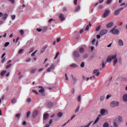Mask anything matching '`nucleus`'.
<instances>
[{
	"instance_id": "obj_1",
	"label": "nucleus",
	"mask_w": 127,
	"mask_h": 127,
	"mask_svg": "<svg viewBox=\"0 0 127 127\" xmlns=\"http://www.w3.org/2000/svg\"><path fill=\"white\" fill-rule=\"evenodd\" d=\"M115 58H117V54H115L114 55H110L108 56L106 63H111L112 61L113 60V59H115Z\"/></svg>"
},
{
	"instance_id": "obj_2",
	"label": "nucleus",
	"mask_w": 127,
	"mask_h": 127,
	"mask_svg": "<svg viewBox=\"0 0 127 127\" xmlns=\"http://www.w3.org/2000/svg\"><path fill=\"white\" fill-rule=\"evenodd\" d=\"M110 106L112 108H115V107H118L120 106V102L119 101H112L110 103Z\"/></svg>"
},
{
	"instance_id": "obj_3",
	"label": "nucleus",
	"mask_w": 127,
	"mask_h": 127,
	"mask_svg": "<svg viewBox=\"0 0 127 127\" xmlns=\"http://www.w3.org/2000/svg\"><path fill=\"white\" fill-rule=\"evenodd\" d=\"M111 33L112 34H116L117 35H119L120 34V30L114 28L111 30Z\"/></svg>"
},
{
	"instance_id": "obj_4",
	"label": "nucleus",
	"mask_w": 127,
	"mask_h": 127,
	"mask_svg": "<svg viewBox=\"0 0 127 127\" xmlns=\"http://www.w3.org/2000/svg\"><path fill=\"white\" fill-rule=\"evenodd\" d=\"M124 7H121L116 10L114 13V15H119V14H120V12H121V11L124 10Z\"/></svg>"
},
{
	"instance_id": "obj_5",
	"label": "nucleus",
	"mask_w": 127,
	"mask_h": 127,
	"mask_svg": "<svg viewBox=\"0 0 127 127\" xmlns=\"http://www.w3.org/2000/svg\"><path fill=\"white\" fill-rule=\"evenodd\" d=\"M108 33V30H102L99 34L100 35H101V36H103V35H106Z\"/></svg>"
},
{
	"instance_id": "obj_6",
	"label": "nucleus",
	"mask_w": 127,
	"mask_h": 127,
	"mask_svg": "<svg viewBox=\"0 0 127 127\" xmlns=\"http://www.w3.org/2000/svg\"><path fill=\"white\" fill-rule=\"evenodd\" d=\"M73 57L75 58H78V57H80V54L78 52L75 51L73 53Z\"/></svg>"
},
{
	"instance_id": "obj_7",
	"label": "nucleus",
	"mask_w": 127,
	"mask_h": 127,
	"mask_svg": "<svg viewBox=\"0 0 127 127\" xmlns=\"http://www.w3.org/2000/svg\"><path fill=\"white\" fill-rule=\"evenodd\" d=\"M110 14V11L106 10L105 12L104 13L103 15V17H104V18H106L108 15Z\"/></svg>"
},
{
	"instance_id": "obj_8",
	"label": "nucleus",
	"mask_w": 127,
	"mask_h": 127,
	"mask_svg": "<svg viewBox=\"0 0 127 127\" xmlns=\"http://www.w3.org/2000/svg\"><path fill=\"white\" fill-rule=\"evenodd\" d=\"M55 66H54V64H52L51 66L50 67H49L47 69V72H50L51 71V70H52V69H55Z\"/></svg>"
},
{
	"instance_id": "obj_9",
	"label": "nucleus",
	"mask_w": 127,
	"mask_h": 127,
	"mask_svg": "<svg viewBox=\"0 0 127 127\" xmlns=\"http://www.w3.org/2000/svg\"><path fill=\"white\" fill-rule=\"evenodd\" d=\"M49 117V115H48V113H46L45 115H44L43 116V120L44 121H46V120H47L48 119V118Z\"/></svg>"
},
{
	"instance_id": "obj_10",
	"label": "nucleus",
	"mask_w": 127,
	"mask_h": 127,
	"mask_svg": "<svg viewBox=\"0 0 127 127\" xmlns=\"http://www.w3.org/2000/svg\"><path fill=\"white\" fill-rule=\"evenodd\" d=\"M59 18L61 20H62V21H63V20H65V17H64V14H61L59 15Z\"/></svg>"
},
{
	"instance_id": "obj_11",
	"label": "nucleus",
	"mask_w": 127,
	"mask_h": 127,
	"mask_svg": "<svg viewBox=\"0 0 127 127\" xmlns=\"http://www.w3.org/2000/svg\"><path fill=\"white\" fill-rule=\"evenodd\" d=\"M94 74H96V76L98 77L100 75V72H99V69H95L93 71Z\"/></svg>"
},
{
	"instance_id": "obj_12",
	"label": "nucleus",
	"mask_w": 127,
	"mask_h": 127,
	"mask_svg": "<svg viewBox=\"0 0 127 127\" xmlns=\"http://www.w3.org/2000/svg\"><path fill=\"white\" fill-rule=\"evenodd\" d=\"M39 88H40V89H41L39 90V93H44L45 90H44V88H43V86H39Z\"/></svg>"
},
{
	"instance_id": "obj_13",
	"label": "nucleus",
	"mask_w": 127,
	"mask_h": 127,
	"mask_svg": "<svg viewBox=\"0 0 127 127\" xmlns=\"http://www.w3.org/2000/svg\"><path fill=\"white\" fill-rule=\"evenodd\" d=\"M123 100L124 102H127V94H125L123 96Z\"/></svg>"
},
{
	"instance_id": "obj_14",
	"label": "nucleus",
	"mask_w": 127,
	"mask_h": 127,
	"mask_svg": "<svg viewBox=\"0 0 127 127\" xmlns=\"http://www.w3.org/2000/svg\"><path fill=\"white\" fill-rule=\"evenodd\" d=\"M106 113V110L104 109H102L100 110V114L102 116H105V114Z\"/></svg>"
},
{
	"instance_id": "obj_15",
	"label": "nucleus",
	"mask_w": 127,
	"mask_h": 127,
	"mask_svg": "<svg viewBox=\"0 0 127 127\" xmlns=\"http://www.w3.org/2000/svg\"><path fill=\"white\" fill-rule=\"evenodd\" d=\"M119 46H123L124 45V42L122 40H119L118 41Z\"/></svg>"
},
{
	"instance_id": "obj_16",
	"label": "nucleus",
	"mask_w": 127,
	"mask_h": 127,
	"mask_svg": "<svg viewBox=\"0 0 127 127\" xmlns=\"http://www.w3.org/2000/svg\"><path fill=\"white\" fill-rule=\"evenodd\" d=\"M37 115H38V111L37 110H35L33 113V118H35Z\"/></svg>"
},
{
	"instance_id": "obj_17",
	"label": "nucleus",
	"mask_w": 127,
	"mask_h": 127,
	"mask_svg": "<svg viewBox=\"0 0 127 127\" xmlns=\"http://www.w3.org/2000/svg\"><path fill=\"white\" fill-rule=\"evenodd\" d=\"M113 66H116L117 63H118V59L116 58L115 59H113Z\"/></svg>"
},
{
	"instance_id": "obj_18",
	"label": "nucleus",
	"mask_w": 127,
	"mask_h": 127,
	"mask_svg": "<svg viewBox=\"0 0 127 127\" xmlns=\"http://www.w3.org/2000/svg\"><path fill=\"white\" fill-rule=\"evenodd\" d=\"M113 25H114V23L111 22L107 25V27H108V28H110V27H112Z\"/></svg>"
},
{
	"instance_id": "obj_19",
	"label": "nucleus",
	"mask_w": 127,
	"mask_h": 127,
	"mask_svg": "<svg viewBox=\"0 0 127 127\" xmlns=\"http://www.w3.org/2000/svg\"><path fill=\"white\" fill-rule=\"evenodd\" d=\"M7 16H8V14L5 13L3 14V16L2 17V19H4V20H5L7 17Z\"/></svg>"
},
{
	"instance_id": "obj_20",
	"label": "nucleus",
	"mask_w": 127,
	"mask_h": 127,
	"mask_svg": "<svg viewBox=\"0 0 127 127\" xmlns=\"http://www.w3.org/2000/svg\"><path fill=\"white\" fill-rule=\"evenodd\" d=\"M35 72H36V68H33L30 70L31 74H33V73H35Z\"/></svg>"
},
{
	"instance_id": "obj_21",
	"label": "nucleus",
	"mask_w": 127,
	"mask_h": 127,
	"mask_svg": "<svg viewBox=\"0 0 127 127\" xmlns=\"http://www.w3.org/2000/svg\"><path fill=\"white\" fill-rule=\"evenodd\" d=\"M70 67L75 68L76 67H77V65L76 64H73L70 65Z\"/></svg>"
},
{
	"instance_id": "obj_22",
	"label": "nucleus",
	"mask_w": 127,
	"mask_h": 127,
	"mask_svg": "<svg viewBox=\"0 0 127 127\" xmlns=\"http://www.w3.org/2000/svg\"><path fill=\"white\" fill-rule=\"evenodd\" d=\"M99 120H100V117H97L95 120V122L93 123V125H95V124H97L98 122H99Z\"/></svg>"
},
{
	"instance_id": "obj_23",
	"label": "nucleus",
	"mask_w": 127,
	"mask_h": 127,
	"mask_svg": "<svg viewBox=\"0 0 127 127\" xmlns=\"http://www.w3.org/2000/svg\"><path fill=\"white\" fill-rule=\"evenodd\" d=\"M118 120L120 123H123V118L121 116L118 117Z\"/></svg>"
},
{
	"instance_id": "obj_24",
	"label": "nucleus",
	"mask_w": 127,
	"mask_h": 127,
	"mask_svg": "<svg viewBox=\"0 0 127 127\" xmlns=\"http://www.w3.org/2000/svg\"><path fill=\"white\" fill-rule=\"evenodd\" d=\"M6 73V70H3L1 72L0 75L1 76H4V74Z\"/></svg>"
},
{
	"instance_id": "obj_25",
	"label": "nucleus",
	"mask_w": 127,
	"mask_h": 127,
	"mask_svg": "<svg viewBox=\"0 0 127 127\" xmlns=\"http://www.w3.org/2000/svg\"><path fill=\"white\" fill-rule=\"evenodd\" d=\"M107 64V63L104 61L102 62V69H104L105 68V66H106V64Z\"/></svg>"
},
{
	"instance_id": "obj_26",
	"label": "nucleus",
	"mask_w": 127,
	"mask_h": 127,
	"mask_svg": "<svg viewBox=\"0 0 127 127\" xmlns=\"http://www.w3.org/2000/svg\"><path fill=\"white\" fill-rule=\"evenodd\" d=\"M84 49H83V47H81V48H80V49H79V52L80 53H84Z\"/></svg>"
},
{
	"instance_id": "obj_27",
	"label": "nucleus",
	"mask_w": 127,
	"mask_h": 127,
	"mask_svg": "<svg viewBox=\"0 0 127 127\" xmlns=\"http://www.w3.org/2000/svg\"><path fill=\"white\" fill-rule=\"evenodd\" d=\"M46 47H45L41 50V53H43L44 52H45V50H46Z\"/></svg>"
},
{
	"instance_id": "obj_28",
	"label": "nucleus",
	"mask_w": 127,
	"mask_h": 127,
	"mask_svg": "<svg viewBox=\"0 0 127 127\" xmlns=\"http://www.w3.org/2000/svg\"><path fill=\"white\" fill-rule=\"evenodd\" d=\"M23 51H24V50L21 49H20L19 51H18V54H21L23 53Z\"/></svg>"
},
{
	"instance_id": "obj_29",
	"label": "nucleus",
	"mask_w": 127,
	"mask_h": 127,
	"mask_svg": "<svg viewBox=\"0 0 127 127\" xmlns=\"http://www.w3.org/2000/svg\"><path fill=\"white\" fill-rule=\"evenodd\" d=\"M30 114H31V112H30V111H28V112L27 113L26 117H27V118H29V116H30Z\"/></svg>"
},
{
	"instance_id": "obj_30",
	"label": "nucleus",
	"mask_w": 127,
	"mask_h": 127,
	"mask_svg": "<svg viewBox=\"0 0 127 127\" xmlns=\"http://www.w3.org/2000/svg\"><path fill=\"white\" fill-rule=\"evenodd\" d=\"M37 50H36V51L34 52L32 54H31V56L32 57H34V56H35V54H36V52H37Z\"/></svg>"
},
{
	"instance_id": "obj_31",
	"label": "nucleus",
	"mask_w": 127,
	"mask_h": 127,
	"mask_svg": "<svg viewBox=\"0 0 127 127\" xmlns=\"http://www.w3.org/2000/svg\"><path fill=\"white\" fill-rule=\"evenodd\" d=\"M79 110H80V106H79L76 108V109L75 111V113H78V112H79Z\"/></svg>"
},
{
	"instance_id": "obj_32",
	"label": "nucleus",
	"mask_w": 127,
	"mask_h": 127,
	"mask_svg": "<svg viewBox=\"0 0 127 127\" xmlns=\"http://www.w3.org/2000/svg\"><path fill=\"white\" fill-rule=\"evenodd\" d=\"M103 127H109V124L105 123L103 125Z\"/></svg>"
},
{
	"instance_id": "obj_33",
	"label": "nucleus",
	"mask_w": 127,
	"mask_h": 127,
	"mask_svg": "<svg viewBox=\"0 0 127 127\" xmlns=\"http://www.w3.org/2000/svg\"><path fill=\"white\" fill-rule=\"evenodd\" d=\"M92 123H93V122H91L89 123L88 124H87L86 126H85L83 127H90L91 125H92Z\"/></svg>"
},
{
	"instance_id": "obj_34",
	"label": "nucleus",
	"mask_w": 127,
	"mask_h": 127,
	"mask_svg": "<svg viewBox=\"0 0 127 127\" xmlns=\"http://www.w3.org/2000/svg\"><path fill=\"white\" fill-rule=\"evenodd\" d=\"M114 126L116 127H119V124L116 122L114 123Z\"/></svg>"
},
{
	"instance_id": "obj_35",
	"label": "nucleus",
	"mask_w": 127,
	"mask_h": 127,
	"mask_svg": "<svg viewBox=\"0 0 127 127\" xmlns=\"http://www.w3.org/2000/svg\"><path fill=\"white\" fill-rule=\"evenodd\" d=\"M80 67H81V68H84V67H85V63L84 62H82L81 64Z\"/></svg>"
},
{
	"instance_id": "obj_36",
	"label": "nucleus",
	"mask_w": 127,
	"mask_h": 127,
	"mask_svg": "<svg viewBox=\"0 0 127 127\" xmlns=\"http://www.w3.org/2000/svg\"><path fill=\"white\" fill-rule=\"evenodd\" d=\"M101 29V25L98 26L96 29V31H99Z\"/></svg>"
},
{
	"instance_id": "obj_37",
	"label": "nucleus",
	"mask_w": 127,
	"mask_h": 127,
	"mask_svg": "<svg viewBox=\"0 0 127 127\" xmlns=\"http://www.w3.org/2000/svg\"><path fill=\"white\" fill-rule=\"evenodd\" d=\"M9 45V42H7L4 44V47H7Z\"/></svg>"
},
{
	"instance_id": "obj_38",
	"label": "nucleus",
	"mask_w": 127,
	"mask_h": 127,
	"mask_svg": "<svg viewBox=\"0 0 127 127\" xmlns=\"http://www.w3.org/2000/svg\"><path fill=\"white\" fill-rule=\"evenodd\" d=\"M11 66V64H8L6 65V69H8Z\"/></svg>"
},
{
	"instance_id": "obj_39",
	"label": "nucleus",
	"mask_w": 127,
	"mask_h": 127,
	"mask_svg": "<svg viewBox=\"0 0 127 127\" xmlns=\"http://www.w3.org/2000/svg\"><path fill=\"white\" fill-rule=\"evenodd\" d=\"M83 58H84V59L88 58V54H85L83 55Z\"/></svg>"
},
{
	"instance_id": "obj_40",
	"label": "nucleus",
	"mask_w": 127,
	"mask_h": 127,
	"mask_svg": "<svg viewBox=\"0 0 127 127\" xmlns=\"http://www.w3.org/2000/svg\"><path fill=\"white\" fill-rule=\"evenodd\" d=\"M112 0H107V1H106L107 4H110V3H111V2H112Z\"/></svg>"
},
{
	"instance_id": "obj_41",
	"label": "nucleus",
	"mask_w": 127,
	"mask_h": 127,
	"mask_svg": "<svg viewBox=\"0 0 127 127\" xmlns=\"http://www.w3.org/2000/svg\"><path fill=\"white\" fill-rule=\"evenodd\" d=\"M105 100V95H103L100 97V101H104Z\"/></svg>"
},
{
	"instance_id": "obj_42",
	"label": "nucleus",
	"mask_w": 127,
	"mask_h": 127,
	"mask_svg": "<svg viewBox=\"0 0 127 127\" xmlns=\"http://www.w3.org/2000/svg\"><path fill=\"white\" fill-rule=\"evenodd\" d=\"M59 118H61V117H62V116H63V114H62V113H59L58 115Z\"/></svg>"
},
{
	"instance_id": "obj_43",
	"label": "nucleus",
	"mask_w": 127,
	"mask_h": 127,
	"mask_svg": "<svg viewBox=\"0 0 127 127\" xmlns=\"http://www.w3.org/2000/svg\"><path fill=\"white\" fill-rule=\"evenodd\" d=\"M111 97H112V95L108 94V95H107V96L106 97V99L109 100L110 99V98H111Z\"/></svg>"
},
{
	"instance_id": "obj_44",
	"label": "nucleus",
	"mask_w": 127,
	"mask_h": 127,
	"mask_svg": "<svg viewBox=\"0 0 127 127\" xmlns=\"http://www.w3.org/2000/svg\"><path fill=\"white\" fill-rule=\"evenodd\" d=\"M58 55H59V52H58L56 55L55 57L54 58V59H57V57H58Z\"/></svg>"
},
{
	"instance_id": "obj_45",
	"label": "nucleus",
	"mask_w": 127,
	"mask_h": 127,
	"mask_svg": "<svg viewBox=\"0 0 127 127\" xmlns=\"http://www.w3.org/2000/svg\"><path fill=\"white\" fill-rule=\"evenodd\" d=\"M16 102V99H14L11 101L12 104H15Z\"/></svg>"
},
{
	"instance_id": "obj_46",
	"label": "nucleus",
	"mask_w": 127,
	"mask_h": 127,
	"mask_svg": "<svg viewBox=\"0 0 127 127\" xmlns=\"http://www.w3.org/2000/svg\"><path fill=\"white\" fill-rule=\"evenodd\" d=\"M15 118H17V119H19V118H20V114H17L15 115Z\"/></svg>"
},
{
	"instance_id": "obj_47",
	"label": "nucleus",
	"mask_w": 127,
	"mask_h": 127,
	"mask_svg": "<svg viewBox=\"0 0 127 127\" xmlns=\"http://www.w3.org/2000/svg\"><path fill=\"white\" fill-rule=\"evenodd\" d=\"M20 33L21 35H23V34L24 33V31H23V30H20Z\"/></svg>"
},
{
	"instance_id": "obj_48",
	"label": "nucleus",
	"mask_w": 127,
	"mask_h": 127,
	"mask_svg": "<svg viewBox=\"0 0 127 127\" xmlns=\"http://www.w3.org/2000/svg\"><path fill=\"white\" fill-rule=\"evenodd\" d=\"M77 101H78V102H81V95H79V96L77 97Z\"/></svg>"
},
{
	"instance_id": "obj_49",
	"label": "nucleus",
	"mask_w": 127,
	"mask_h": 127,
	"mask_svg": "<svg viewBox=\"0 0 127 127\" xmlns=\"http://www.w3.org/2000/svg\"><path fill=\"white\" fill-rule=\"evenodd\" d=\"M53 20L55 21V20L52 18L50 19L48 21L49 23H51V22H52V21H53Z\"/></svg>"
},
{
	"instance_id": "obj_50",
	"label": "nucleus",
	"mask_w": 127,
	"mask_h": 127,
	"mask_svg": "<svg viewBox=\"0 0 127 127\" xmlns=\"http://www.w3.org/2000/svg\"><path fill=\"white\" fill-rule=\"evenodd\" d=\"M80 10V6H77L76 8V11H79Z\"/></svg>"
},
{
	"instance_id": "obj_51",
	"label": "nucleus",
	"mask_w": 127,
	"mask_h": 127,
	"mask_svg": "<svg viewBox=\"0 0 127 127\" xmlns=\"http://www.w3.org/2000/svg\"><path fill=\"white\" fill-rule=\"evenodd\" d=\"M33 93H35V94H36L37 95H38V92L36 91V90H32Z\"/></svg>"
},
{
	"instance_id": "obj_52",
	"label": "nucleus",
	"mask_w": 127,
	"mask_h": 127,
	"mask_svg": "<svg viewBox=\"0 0 127 127\" xmlns=\"http://www.w3.org/2000/svg\"><path fill=\"white\" fill-rule=\"evenodd\" d=\"M72 79L73 80V81H74V82H76V81H77V78L74 77V76L73 75L71 76Z\"/></svg>"
},
{
	"instance_id": "obj_53",
	"label": "nucleus",
	"mask_w": 127,
	"mask_h": 127,
	"mask_svg": "<svg viewBox=\"0 0 127 127\" xmlns=\"http://www.w3.org/2000/svg\"><path fill=\"white\" fill-rule=\"evenodd\" d=\"M27 102L28 103H30V102H31V99H30V98H28L27 100Z\"/></svg>"
},
{
	"instance_id": "obj_54",
	"label": "nucleus",
	"mask_w": 127,
	"mask_h": 127,
	"mask_svg": "<svg viewBox=\"0 0 127 127\" xmlns=\"http://www.w3.org/2000/svg\"><path fill=\"white\" fill-rule=\"evenodd\" d=\"M95 75H93V76L90 77L89 78V79H90V80H93V79H95Z\"/></svg>"
},
{
	"instance_id": "obj_55",
	"label": "nucleus",
	"mask_w": 127,
	"mask_h": 127,
	"mask_svg": "<svg viewBox=\"0 0 127 127\" xmlns=\"http://www.w3.org/2000/svg\"><path fill=\"white\" fill-rule=\"evenodd\" d=\"M8 1H10L11 3H14V0H7Z\"/></svg>"
},
{
	"instance_id": "obj_56",
	"label": "nucleus",
	"mask_w": 127,
	"mask_h": 127,
	"mask_svg": "<svg viewBox=\"0 0 127 127\" xmlns=\"http://www.w3.org/2000/svg\"><path fill=\"white\" fill-rule=\"evenodd\" d=\"M33 51H34V48H31L30 49V53L33 52Z\"/></svg>"
},
{
	"instance_id": "obj_57",
	"label": "nucleus",
	"mask_w": 127,
	"mask_h": 127,
	"mask_svg": "<svg viewBox=\"0 0 127 127\" xmlns=\"http://www.w3.org/2000/svg\"><path fill=\"white\" fill-rule=\"evenodd\" d=\"M52 102H50L48 104V106H49V107H52Z\"/></svg>"
},
{
	"instance_id": "obj_58",
	"label": "nucleus",
	"mask_w": 127,
	"mask_h": 127,
	"mask_svg": "<svg viewBox=\"0 0 127 127\" xmlns=\"http://www.w3.org/2000/svg\"><path fill=\"white\" fill-rule=\"evenodd\" d=\"M11 18L13 20L14 19H15V15H13L11 16Z\"/></svg>"
},
{
	"instance_id": "obj_59",
	"label": "nucleus",
	"mask_w": 127,
	"mask_h": 127,
	"mask_svg": "<svg viewBox=\"0 0 127 127\" xmlns=\"http://www.w3.org/2000/svg\"><path fill=\"white\" fill-rule=\"evenodd\" d=\"M37 30L38 31V32L42 31V29L41 28H37Z\"/></svg>"
},
{
	"instance_id": "obj_60",
	"label": "nucleus",
	"mask_w": 127,
	"mask_h": 127,
	"mask_svg": "<svg viewBox=\"0 0 127 127\" xmlns=\"http://www.w3.org/2000/svg\"><path fill=\"white\" fill-rule=\"evenodd\" d=\"M61 39L60 38H58L57 39V42H60Z\"/></svg>"
},
{
	"instance_id": "obj_61",
	"label": "nucleus",
	"mask_w": 127,
	"mask_h": 127,
	"mask_svg": "<svg viewBox=\"0 0 127 127\" xmlns=\"http://www.w3.org/2000/svg\"><path fill=\"white\" fill-rule=\"evenodd\" d=\"M31 60V59L28 58V59H27L26 62H29V61H30Z\"/></svg>"
},
{
	"instance_id": "obj_62",
	"label": "nucleus",
	"mask_w": 127,
	"mask_h": 127,
	"mask_svg": "<svg viewBox=\"0 0 127 127\" xmlns=\"http://www.w3.org/2000/svg\"><path fill=\"white\" fill-rule=\"evenodd\" d=\"M95 42H96V39H94L92 41V44H94L95 43Z\"/></svg>"
},
{
	"instance_id": "obj_63",
	"label": "nucleus",
	"mask_w": 127,
	"mask_h": 127,
	"mask_svg": "<svg viewBox=\"0 0 127 127\" xmlns=\"http://www.w3.org/2000/svg\"><path fill=\"white\" fill-rule=\"evenodd\" d=\"M65 80H68V76H67V73L65 74Z\"/></svg>"
},
{
	"instance_id": "obj_64",
	"label": "nucleus",
	"mask_w": 127,
	"mask_h": 127,
	"mask_svg": "<svg viewBox=\"0 0 127 127\" xmlns=\"http://www.w3.org/2000/svg\"><path fill=\"white\" fill-rule=\"evenodd\" d=\"M103 8V5H99V9H102Z\"/></svg>"
}]
</instances>
